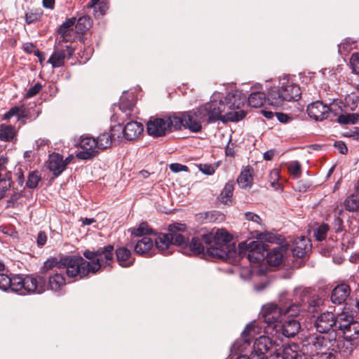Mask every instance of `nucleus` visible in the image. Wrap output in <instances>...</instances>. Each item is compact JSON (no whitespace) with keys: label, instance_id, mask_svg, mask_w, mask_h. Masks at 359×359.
I'll return each instance as SVG.
<instances>
[{"label":"nucleus","instance_id":"63","mask_svg":"<svg viewBox=\"0 0 359 359\" xmlns=\"http://www.w3.org/2000/svg\"><path fill=\"white\" fill-rule=\"evenodd\" d=\"M47 235L45 231H41L39 232L36 238V244L38 247H43L47 242Z\"/></svg>","mask_w":359,"mask_h":359},{"label":"nucleus","instance_id":"3","mask_svg":"<svg viewBox=\"0 0 359 359\" xmlns=\"http://www.w3.org/2000/svg\"><path fill=\"white\" fill-rule=\"evenodd\" d=\"M354 318L353 314L343 311L335 315L332 312L325 311L320 313L313 321V327L320 334L327 338L333 334L332 340L337 331L346 328L350 322Z\"/></svg>","mask_w":359,"mask_h":359},{"label":"nucleus","instance_id":"40","mask_svg":"<svg viewBox=\"0 0 359 359\" xmlns=\"http://www.w3.org/2000/svg\"><path fill=\"white\" fill-rule=\"evenodd\" d=\"M266 101V95L262 92H254L248 97V104L251 107L258 108Z\"/></svg>","mask_w":359,"mask_h":359},{"label":"nucleus","instance_id":"62","mask_svg":"<svg viewBox=\"0 0 359 359\" xmlns=\"http://www.w3.org/2000/svg\"><path fill=\"white\" fill-rule=\"evenodd\" d=\"M170 169L173 172H179L181 171L187 172L189 170V168L187 165L178 163H174L170 164Z\"/></svg>","mask_w":359,"mask_h":359},{"label":"nucleus","instance_id":"25","mask_svg":"<svg viewBox=\"0 0 359 359\" xmlns=\"http://www.w3.org/2000/svg\"><path fill=\"white\" fill-rule=\"evenodd\" d=\"M117 128H116V127L111 128L109 131H105L100 134V135L95 138L100 151H103L111 147L113 142L115 141L116 132L119 134L121 130L120 126H118Z\"/></svg>","mask_w":359,"mask_h":359},{"label":"nucleus","instance_id":"54","mask_svg":"<svg viewBox=\"0 0 359 359\" xmlns=\"http://www.w3.org/2000/svg\"><path fill=\"white\" fill-rule=\"evenodd\" d=\"M201 217L203 218L205 223L215 222L217 219L219 214L217 211H208L201 215Z\"/></svg>","mask_w":359,"mask_h":359},{"label":"nucleus","instance_id":"14","mask_svg":"<svg viewBox=\"0 0 359 359\" xmlns=\"http://www.w3.org/2000/svg\"><path fill=\"white\" fill-rule=\"evenodd\" d=\"M283 315L281 306L271 303L262 306L259 313V320L264 322L268 327L274 326L277 327V323Z\"/></svg>","mask_w":359,"mask_h":359},{"label":"nucleus","instance_id":"61","mask_svg":"<svg viewBox=\"0 0 359 359\" xmlns=\"http://www.w3.org/2000/svg\"><path fill=\"white\" fill-rule=\"evenodd\" d=\"M20 113V108L18 107H11L6 114H4L2 120H9L14 116H17V114Z\"/></svg>","mask_w":359,"mask_h":359},{"label":"nucleus","instance_id":"53","mask_svg":"<svg viewBox=\"0 0 359 359\" xmlns=\"http://www.w3.org/2000/svg\"><path fill=\"white\" fill-rule=\"evenodd\" d=\"M11 276L4 273V272H0V289L2 290H7L9 289V286H11Z\"/></svg>","mask_w":359,"mask_h":359},{"label":"nucleus","instance_id":"17","mask_svg":"<svg viewBox=\"0 0 359 359\" xmlns=\"http://www.w3.org/2000/svg\"><path fill=\"white\" fill-rule=\"evenodd\" d=\"M246 95L241 90L229 92L224 98L227 111H238L246 102Z\"/></svg>","mask_w":359,"mask_h":359},{"label":"nucleus","instance_id":"29","mask_svg":"<svg viewBox=\"0 0 359 359\" xmlns=\"http://www.w3.org/2000/svg\"><path fill=\"white\" fill-rule=\"evenodd\" d=\"M67 165V163L64 162L62 156L59 154H53L49 157L48 168L55 177L64 171Z\"/></svg>","mask_w":359,"mask_h":359},{"label":"nucleus","instance_id":"2","mask_svg":"<svg viewBox=\"0 0 359 359\" xmlns=\"http://www.w3.org/2000/svg\"><path fill=\"white\" fill-rule=\"evenodd\" d=\"M259 239L249 243H240L238 244L239 255L241 257H246L251 263H261L266 259L270 266H276L280 264L283 258V246L270 249L268 244L262 242V241H266L273 243L274 236L269 233H260Z\"/></svg>","mask_w":359,"mask_h":359},{"label":"nucleus","instance_id":"12","mask_svg":"<svg viewBox=\"0 0 359 359\" xmlns=\"http://www.w3.org/2000/svg\"><path fill=\"white\" fill-rule=\"evenodd\" d=\"M277 351L273 347V343L269 337L261 336L256 339L251 352V359H267L272 353Z\"/></svg>","mask_w":359,"mask_h":359},{"label":"nucleus","instance_id":"24","mask_svg":"<svg viewBox=\"0 0 359 359\" xmlns=\"http://www.w3.org/2000/svg\"><path fill=\"white\" fill-rule=\"evenodd\" d=\"M281 310L283 315H287L288 318H294L299 316L301 311H304L301 302H297L296 297L294 296V302L292 300L287 299L285 301V297H281L280 299Z\"/></svg>","mask_w":359,"mask_h":359},{"label":"nucleus","instance_id":"64","mask_svg":"<svg viewBox=\"0 0 359 359\" xmlns=\"http://www.w3.org/2000/svg\"><path fill=\"white\" fill-rule=\"evenodd\" d=\"M334 350H328L327 351H320L318 356V359H335V355L334 354Z\"/></svg>","mask_w":359,"mask_h":359},{"label":"nucleus","instance_id":"26","mask_svg":"<svg viewBox=\"0 0 359 359\" xmlns=\"http://www.w3.org/2000/svg\"><path fill=\"white\" fill-rule=\"evenodd\" d=\"M351 294V287L346 283L337 285L332 291L331 301L335 304L344 303Z\"/></svg>","mask_w":359,"mask_h":359},{"label":"nucleus","instance_id":"46","mask_svg":"<svg viewBox=\"0 0 359 359\" xmlns=\"http://www.w3.org/2000/svg\"><path fill=\"white\" fill-rule=\"evenodd\" d=\"M11 172H6L5 177H0V200L6 196V193L11 188Z\"/></svg>","mask_w":359,"mask_h":359},{"label":"nucleus","instance_id":"33","mask_svg":"<svg viewBox=\"0 0 359 359\" xmlns=\"http://www.w3.org/2000/svg\"><path fill=\"white\" fill-rule=\"evenodd\" d=\"M285 97L282 93L280 88L273 87L271 88L266 96V101L269 104L273 107L282 106L285 102Z\"/></svg>","mask_w":359,"mask_h":359},{"label":"nucleus","instance_id":"13","mask_svg":"<svg viewBox=\"0 0 359 359\" xmlns=\"http://www.w3.org/2000/svg\"><path fill=\"white\" fill-rule=\"evenodd\" d=\"M78 147L82 149L76 154L79 159L91 160L100 154L97 142L90 135L81 136Z\"/></svg>","mask_w":359,"mask_h":359},{"label":"nucleus","instance_id":"41","mask_svg":"<svg viewBox=\"0 0 359 359\" xmlns=\"http://www.w3.org/2000/svg\"><path fill=\"white\" fill-rule=\"evenodd\" d=\"M16 135V130L11 125H0V140L4 142H11Z\"/></svg>","mask_w":359,"mask_h":359},{"label":"nucleus","instance_id":"55","mask_svg":"<svg viewBox=\"0 0 359 359\" xmlns=\"http://www.w3.org/2000/svg\"><path fill=\"white\" fill-rule=\"evenodd\" d=\"M134 106L135 105H134V103L133 102V101L128 100L123 97H121L120 109L123 111H132L133 110Z\"/></svg>","mask_w":359,"mask_h":359},{"label":"nucleus","instance_id":"21","mask_svg":"<svg viewBox=\"0 0 359 359\" xmlns=\"http://www.w3.org/2000/svg\"><path fill=\"white\" fill-rule=\"evenodd\" d=\"M158 250L156 245V241L148 237L144 236L138 240L134 245L135 252L140 256L145 257H150L155 254V250Z\"/></svg>","mask_w":359,"mask_h":359},{"label":"nucleus","instance_id":"56","mask_svg":"<svg viewBox=\"0 0 359 359\" xmlns=\"http://www.w3.org/2000/svg\"><path fill=\"white\" fill-rule=\"evenodd\" d=\"M351 66L353 72L359 75V53H355L352 54L350 60Z\"/></svg>","mask_w":359,"mask_h":359},{"label":"nucleus","instance_id":"31","mask_svg":"<svg viewBox=\"0 0 359 359\" xmlns=\"http://www.w3.org/2000/svg\"><path fill=\"white\" fill-rule=\"evenodd\" d=\"M116 256L117 262L122 267H130L135 262V258L132 257L130 250L126 247H119L116 248Z\"/></svg>","mask_w":359,"mask_h":359},{"label":"nucleus","instance_id":"5","mask_svg":"<svg viewBox=\"0 0 359 359\" xmlns=\"http://www.w3.org/2000/svg\"><path fill=\"white\" fill-rule=\"evenodd\" d=\"M88 265V263L81 256L67 255L60 259L52 257L44 262L41 272L46 273L51 271L53 273L55 271L66 269L67 276L75 278L78 274H84V266Z\"/></svg>","mask_w":359,"mask_h":359},{"label":"nucleus","instance_id":"60","mask_svg":"<svg viewBox=\"0 0 359 359\" xmlns=\"http://www.w3.org/2000/svg\"><path fill=\"white\" fill-rule=\"evenodd\" d=\"M245 217L248 221H251L255 224L262 225V219L258 215L255 213H253L252 212H247L245 213Z\"/></svg>","mask_w":359,"mask_h":359},{"label":"nucleus","instance_id":"52","mask_svg":"<svg viewBox=\"0 0 359 359\" xmlns=\"http://www.w3.org/2000/svg\"><path fill=\"white\" fill-rule=\"evenodd\" d=\"M43 86L41 83H36L32 87H31L25 93V98L29 99L31 98L37 94L41 90Z\"/></svg>","mask_w":359,"mask_h":359},{"label":"nucleus","instance_id":"37","mask_svg":"<svg viewBox=\"0 0 359 359\" xmlns=\"http://www.w3.org/2000/svg\"><path fill=\"white\" fill-rule=\"evenodd\" d=\"M309 240L305 237H302L295 241L293 248L292 250L294 256L297 257H303L309 250Z\"/></svg>","mask_w":359,"mask_h":359},{"label":"nucleus","instance_id":"58","mask_svg":"<svg viewBox=\"0 0 359 359\" xmlns=\"http://www.w3.org/2000/svg\"><path fill=\"white\" fill-rule=\"evenodd\" d=\"M21 191H13L10 198L7 200V208L14 207L15 203L22 196Z\"/></svg>","mask_w":359,"mask_h":359},{"label":"nucleus","instance_id":"9","mask_svg":"<svg viewBox=\"0 0 359 359\" xmlns=\"http://www.w3.org/2000/svg\"><path fill=\"white\" fill-rule=\"evenodd\" d=\"M186 225L180 223H175L169 225L168 233H161L156 238V248L164 255L172 253L170 248L172 245L186 246V237L180 232L184 231Z\"/></svg>","mask_w":359,"mask_h":359},{"label":"nucleus","instance_id":"57","mask_svg":"<svg viewBox=\"0 0 359 359\" xmlns=\"http://www.w3.org/2000/svg\"><path fill=\"white\" fill-rule=\"evenodd\" d=\"M17 107L20 108V113L17 114L18 121H24L32 118L29 109H27L24 105Z\"/></svg>","mask_w":359,"mask_h":359},{"label":"nucleus","instance_id":"1","mask_svg":"<svg viewBox=\"0 0 359 359\" xmlns=\"http://www.w3.org/2000/svg\"><path fill=\"white\" fill-rule=\"evenodd\" d=\"M188 255H202L204 257L227 260L236 254L232 236L224 229L194 236L191 241L186 238V246H179Z\"/></svg>","mask_w":359,"mask_h":359},{"label":"nucleus","instance_id":"59","mask_svg":"<svg viewBox=\"0 0 359 359\" xmlns=\"http://www.w3.org/2000/svg\"><path fill=\"white\" fill-rule=\"evenodd\" d=\"M332 226L333 229L336 233L343 231L344 229L343 219L340 217H335L332 224Z\"/></svg>","mask_w":359,"mask_h":359},{"label":"nucleus","instance_id":"42","mask_svg":"<svg viewBox=\"0 0 359 359\" xmlns=\"http://www.w3.org/2000/svg\"><path fill=\"white\" fill-rule=\"evenodd\" d=\"M43 15V11L41 8H32L25 13V19L27 25L36 23L41 21Z\"/></svg>","mask_w":359,"mask_h":359},{"label":"nucleus","instance_id":"11","mask_svg":"<svg viewBox=\"0 0 359 359\" xmlns=\"http://www.w3.org/2000/svg\"><path fill=\"white\" fill-rule=\"evenodd\" d=\"M297 302H301L304 311L311 313L318 312L323 304L322 298L311 287H298L294 291Z\"/></svg>","mask_w":359,"mask_h":359},{"label":"nucleus","instance_id":"38","mask_svg":"<svg viewBox=\"0 0 359 359\" xmlns=\"http://www.w3.org/2000/svg\"><path fill=\"white\" fill-rule=\"evenodd\" d=\"M279 359H302V355L297 351V346L296 344H292L285 346L282 351V354L277 353L276 356Z\"/></svg>","mask_w":359,"mask_h":359},{"label":"nucleus","instance_id":"36","mask_svg":"<svg viewBox=\"0 0 359 359\" xmlns=\"http://www.w3.org/2000/svg\"><path fill=\"white\" fill-rule=\"evenodd\" d=\"M76 22V18H68L59 27L57 32L60 35V42H67L70 35V29Z\"/></svg>","mask_w":359,"mask_h":359},{"label":"nucleus","instance_id":"4","mask_svg":"<svg viewBox=\"0 0 359 359\" xmlns=\"http://www.w3.org/2000/svg\"><path fill=\"white\" fill-rule=\"evenodd\" d=\"M201 111V118H206V123L217 122L222 121L225 122L239 121L245 116L246 112L244 110L238 111H227L224 101L222 100L212 99L209 102L199 107Z\"/></svg>","mask_w":359,"mask_h":359},{"label":"nucleus","instance_id":"18","mask_svg":"<svg viewBox=\"0 0 359 359\" xmlns=\"http://www.w3.org/2000/svg\"><path fill=\"white\" fill-rule=\"evenodd\" d=\"M147 133L154 137H163L169 132L165 116L163 118L150 117L147 123Z\"/></svg>","mask_w":359,"mask_h":359},{"label":"nucleus","instance_id":"51","mask_svg":"<svg viewBox=\"0 0 359 359\" xmlns=\"http://www.w3.org/2000/svg\"><path fill=\"white\" fill-rule=\"evenodd\" d=\"M269 177L273 180L270 182L271 187L274 189L278 190L280 187V184L278 182L279 179V171L277 169L272 170L269 173Z\"/></svg>","mask_w":359,"mask_h":359},{"label":"nucleus","instance_id":"10","mask_svg":"<svg viewBox=\"0 0 359 359\" xmlns=\"http://www.w3.org/2000/svg\"><path fill=\"white\" fill-rule=\"evenodd\" d=\"M332 337L333 334L330 336V338L320 334H309L303 340L301 351L303 355L309 356L318 355L320 351H327L334 343Z\"/></svg>","mask_w":359,"mask_h":359},{"label":"nucleus","instance_id":"27","mask_svg":"<svg viewBox=\"0 0 359 359\" xmlns=\"http://www.w3.org/2000/svg\"><path fill=\"white\" fill-rule=\"evenodd\" d=\"M301 328L300 323L294 318L285 320L278 330L281 334L287 338H292L297 335Z\"/></svg>","mask_w":359,"mask_h":359},{"label":"nucleus","instance_id":"6","mask_svg":"<svg viewBox=\"0 0 359 359\" xmlns=\"http://www.w3.org/2000/svg\"><path fill=\"white\" fill-rule=\"evenodd\" d=\"M114 250L113 245H107L102 248H99L96 250H86L83 255L85 258L89 261L86 260L88 263L87 266H84V274H78L75 278L83 279L86 278L90 273L95 274L102 269H105L107 266H111L114 261Z\"/></svg>","mask_w":359,"mask_h":359},{"label":"nucleus","instance_id":"23","mask_svg":"<svg viewBox=\"0 0 359 359\" xmlns=\"http://www.w3.org/2000/svg\"><path fill=\"white\" fill-rule=\"evenodd\" d=\"M255 332V326L252 323L246 325L241 333V336L233 344V348L239 351L247 349L253 339V334Z\"/></svg>","mask_w":359,"mask_h":359},{"label":"nucleus","instance_id":"47","mask_svg":"<svg viewBox=\"0 0 359 359\" xmlns=\"http://www.w3.org/2000/svg\"><path fill=\"white\" fill-rule=\"evenodd\" d=\"M130 233L136 237L146 236L153 233V230L149 226L147 222H142L137 228H133Z\"/></svg>","mask_w":359,"mask_h":359},{"label":"nucleus","instance_id":"34","mask_svg":"<svg viewBox=\"0 0 359 359\" xmlns=\"http://www.w3.org/2000/svg\"><path fill=\"white\" fill-rule=\"evenodd\" d=\"M11 286L9 289L20 294H26L25 292V276L22 274L12 275L11 276Z\"/></svg>","mask_w":359,"mask_h":359},{"label":"nucleus","instance_id":"39","mask_svg":"<svg viewBox=\"0 0 359 359\" xmlns=\"http://www.w3.org/2000/svg\"><path fill=\"white\" fill-rule=\"evenodd\" d=\"M165 118L169 132L180 130L182 126L184 127V113L182 116L173 114L172 116H167Z\"/></svg>","mask_w":359,"mask_h":359},{"label":"nucleus","instance_id":"8","mask_svg":"<svg viewBox=\"0 0 359 359\" xmlns=\"http://www.w3.org/2000/svg\"><path fill=\"white\" fill-rule=\"evenodd\" d=\"M339 332L343 337L337 339V334L334 336V343L332 344L330 350H334V353L339 352L344 355H349L356 347L357 339L359 337V320H352L346 328H342Z\"/></svg>","mask_w":359,"mask_h":359},{"label":"nucleus","instance_id":"32","mask_svg":"<svg viewBox=\"0 0 359 359\" xmlns=\"http://www.w3.org/2000/svg\"><path fill=\"white\" fill-rule=\"evenodd\" d=\"M253 168L248 165L241 172L237 178V182L241 189H250L253 184Z\"/></svg>","mask_w":359,"mask_h":359},{"label":"nucleus","instance_id":"22","mask_svg":"<svg viewBox=\"0 0 359 359\" xmlns=\"http://www.w3.org/2000/svg\"><path fill=\"white\" fill-rule=\"evenodd\" d=\"M280 89L286 102L298 100L301 97L299 86L288 79H283L280 82Z\"/></svg>","mask_w":359,"mask_h":359},{"label":"nucleus","instance_id":"44","mask_svg":"<svg viewBox=\"0 0 359 359\" xmlns=\"http://www.w3.org/2000/svg\"><path fill=\"white\" fill-rule=\"evenodd\" d=\"M345 209L348 212H355L359 209V196L351 194L344 201Z\"/></svg>","mask_w":359,"mask_h":359},{"label":"nucleus","instance_id":"45","mask_svg":"<svg viewBox=\"0 0 359 359\" xmlns=\"http://www.w3.org/2000/svg\"><path fill=\"white\" fill-rule=\"evenodd\" d=\"M92 20L90 18L89 16L84 15L78 19L75 28L77 32L85 33L90 28Z\"/></svg>","mask_w":359,"mask_h":359},{"label":"nucleus","instance_id":"28","mask_svg":"<svg viewBox=\"0 0 359 359\" xmlns=\"http://www.w3.org/2000/svg\"><path fill=\"white\" fill-rule=\"evenodd\" d=\"M144 128L141 123L137 121L128 122L122 129V133L127 140H136L143 132Z\"/></svg>","mask_w":359,"mask_h":359},{"label":"nucleus","instance_id":"7","mask_svg":"<svg viewBox=\"0 0 359 359\" xmlns=\"http://www.w3.org/2000/svg\"><path fill=\"white\" fill-rule=\"evenodd\" d=\"M331 95H333L331 94ZM320 97L327 102L328 118L334 120L336 117L337 121L342 125L355 124L358 122L359 114L346 111L344 101L335 97H331L326 91V88L321 92Z\"/></svg>","mask_w":359,"mask_h":359},{"label":"nucleus","instance_id":"35","mask_svg":"<svg viewBox=\"0 0 359 359\" xmlns=\"http://www.w3.org/2000/svg\"><path fill=\"white\" fill-rule=\"evenodd\" d=\"M235 182L231 180L228 182L224 187L222 192L218 196L219 201L224 204L230 205L232 204V196L234 190Z\"/></svg>","mask_w":359,"mask_h":359},{"label":"nucleus","instance_id":"15","mask_svg":"<svg viewBox=\"0 0 359 359\" xmlns=\"http://www.w3.org/2000/svg\"><path fill=\"white\" fill-rule=\"evenodd\" d=\"M47 290L45 277L38 274L25 275L26 294H42Z\"/></svg>","mask_w":359,"mask_h":359},{"label":"nucleus","instance_id":"19","mask_svg":"<svg viewBox=\"0 0 359 359\" xmlns=\"http://www.w3.org/2000/svg\"><path fill=\"white\" fill-rule=\"evenodd\" d=\"M200 107L192 111L184 113V128H189L191 132L197 133L201 130L203 122L206 123V118H201Z\"/></svg>","mask_w":359,"mask_h":359},{"label":"nucleus","instance_id":"50","mask_svg":"<svg viewBox=\"0 0 359 359\" xmlns=\"http://www.w3.org/2000/svg\"><path fill=\"white\" fill-rule=\"evenodd\" d=\"M287 170L289 173L294 178H298L302 174V165L297 161L290 163L287 165Z\"/></svg>","mask_w":359,"mask_h":359},{"label":"nucleus","instance_id":"49","mask_svg":"<svg viewBox=\"0 0 359 359\" xmlns=\"http://www.w3.org/2000/svg\"><path fill=\"white\" fill-rule=\"evenodd\" d=\"M329 230V225L327 224L323 223L314 229L313 237L318 241H323L326 239Z\"/></svg>","mask_w":359,"mask_h":359},{"label":"nucleus","instance_id":"20","mask_svg":"<svg viewBox=\"0 0 359 359\" xmlns=\"http://www.w3.org/2000/svg\"><path fill=\"white\" fill-rule=\"evenodd\" d=\"M309 104L307 107L308 115L316 121L328 118L327 102L324 98Z\"/></svg>","mask_w":359,"mask_h":359},{"label":"nucleus","instance_id":"30","mask_svg":"<svg viewBox=\"0 0 359 359\" xmlns=\"http://www.w3.org/2000/svg\"><path fill=\"white\" fill-rule=\"evenodd\" d=\"M66 285V279L63 273L60 271H55L48 276V282L47 283V290L57 292L61 290L62 287Z\"/></svg>","mask_w":359,"mask_h":359},{"label":"nucleus","instance_id":"43","mask_svg":"<svg viewBox=\"0 0 359 359\" xmlns=\"http://www.w3.org/2000/svg\"><path fill=\"white\" fill-rule=\"evenodd\" d=\"M41 179V174L39 170L30 171L27 175L25 187L28 189H34L37 187Z\"/></svg>","mask_w":359,"mask_h":359},{"label":"nucleus","instance_id":"48","mask_svg":"<svg viewBox=\"0 0 359 359\" xmlns=\"http://www.w3.org/2000/svg\"><path fill=\"white\" fill-rule=\"evenodd\" d=\"M359 102V97L355 94H351L346 96L344 102V104L345 105L344 108H346V111H354L357 107L358 103Z\"/></svg>","mask_w":359,"mask_h":359},{"label":"nucleus","instance_id":"16","mask_svg":"<svg viewBox=\"0 0 359 359\" xmlns=\"http://www.w3.org/2000/svg\"><path fill=\"white\" fill-rule=\"evenodd\" d=\"M74 53V48L70 45L56 47L48 59V62L53 68L60 67L64 65L65 59L71 58Z\"/></svg>","mask_w":359,"mask_h":359}]
</instances>
